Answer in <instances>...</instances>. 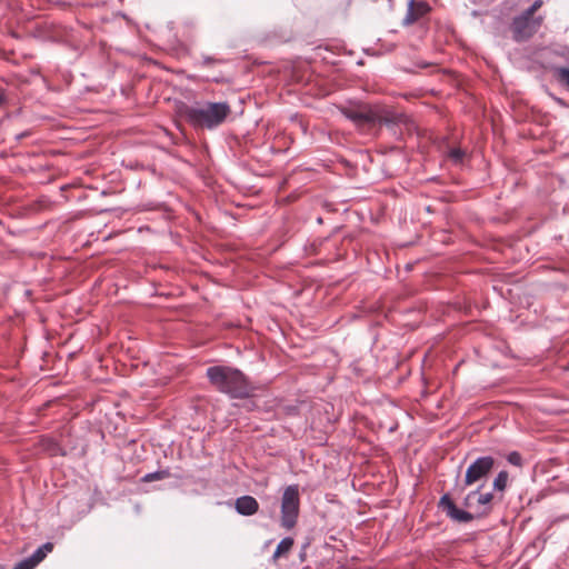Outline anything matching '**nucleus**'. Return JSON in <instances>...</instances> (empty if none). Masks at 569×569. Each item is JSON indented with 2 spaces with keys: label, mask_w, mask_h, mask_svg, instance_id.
Masks as SVG:
<instances>
[{
  "label": "nucleus",
  "mask_w": 569,
  "mask_h": 569,
  "mask_svg": "<svg viewBox=\"0 0 569 569\" xmlns=\"http://www.w3.org/2000/svg\"><path fill=\"white\" fill-rule=\"evenodd\" d=\"M206 376L214 389L231 399H244L253 392V387L249 379L237 368L212 366L207 369Z\"/></svg>",
  "instance_id": "nucleus-1"
},
{
  "label": "nucleus",
  "mask_w": 569,
  "mask_h": 569,
  "mask_svg": "<svg viewBox=\"0 0 569 569\" xmlns=\"http://www.w3.org/2000/svg\"><path fill=\"white\" fill-rule=\"evenodd\" d=\"M231 113L228 102H199L183 106L182 117L196 129L213 130L221 126Z\"/></svg>",
  "instance_id": "nucleus-2"
},
{
  "label": "nucleus",
  "mask_w": 569,
  "mask_h": 569,
  "mask_svg": "<svg viewBox=\"0 0 569 569\" xmlns=\"http://www.w3.org/2000/svg\"><path fill=\"white\" fill-rule=\"evenodd\" d=\"M342 114L351 120L356 126L386 124L391 126L400 121L401 116L379 106L360 103L357 106L345 107Z\"/></svg>",
  "instance_id": "nucleus-3"
},
{
  "label": "nucleus",
  "mask_w": 569,
  "mask_h": 569,
  "mask_svg": "<svg viewBox=\"0 0 569 569\" xmlns=\"http://www.w3.org/2000/svg\"><path fill=\"white\" fill-rule=\"evenodd\" d=\"M280 525L286 530L292 529L298 521L300 512V490L298 485L284 488L281 498Z\"/></svg>",
  "instance_id": "nucleus-4"
},
{
  "label": "nucleus",
  "mask_w": 569,
  "mask_h": 569,
  "mask_svg": "<svg viewBox=\"0 0 569 569\" xmlns=\"http://www.w3.org/2000/svg\"><path fill=\"white\" fill-rule=\"evenodd\" d=\"M483 485L471 490L463 498L462 505L469 510L476 512V517L487 516L491 512L495 496L492 492H482Z\"/></svg>",
  "instance_id": "nucleus-5"
},
{
  "label": "nucleus",
  "mask_w": 569,
  "mask_h": 569,
  "mask_svg": "<svg viewBox=\"0 0 569 569\" xmlns=\"http://www.w3.org/2000/svg\"><path fill=\"white\" fill-rule=\"evenodd\" d=\"M495 466V459L491 456L477 458L468 468L465 476V487L471 486L487 478Z\"/></svg>",
  "instance_id": "nucleus-6"
},
{
  "label": "nucleus",
  "mask_w": 569,
  "mask_h": 569,
  "mask_svg": "<svg viewBox=\"0 0 569 569\" xmlns=\"http://www.w3.org/2000/svg\"><path fill=\"white\" fill-rule=\"evenodd\" d=\"M542 23V18H528L523 14L513 18L511 29L516 41H523L532 37Z\"/></svg>",
  "instance_id": "nucleus-7"
},
{
  "label": "nucleus",
  "mask_w": 569,
  "mask_h": 569,
  "mask_svg": "<svg viewBox=\"0 0 569 569\" xmlns=\"http://www.w3.org/2000/svg\"><path fill=\"white\" fill-rule=\"evenodd\" d=\"M439 507L446 512V515L458 523L471 522L476 516L467 510L459 509L451 500L448 493H445L439 500Z\"/></svg>",
  "instance_id": "nucleus-8"
},
{
  "label": "nucleus",
  "mask_w": 569,
  "mask_h": 569,
  "mask_svg": "<svg viewBox=\"0 0 569 569\" xmlns=\"http://www.w3.org/2000/svg\"><path fill=\"white\" fill-rule=\"evenodd\" d=\"M234 509L241 516H253L259 510V503L254 497L244 495L236 499Z\"/></svg>",
  "instance_id": "nucleus-9"
},
{
  "label": "nucleus",
  "mask_w": 569,
  "mask_h": 569,
  "mask_svg": "<svg viewBox=\"0 0 569 569\" xmlns=\"http://www.w3.org/2000/svg\"><path fill=\"white\" fill-rule=\"evenodd\" d=\"M426 4L423 2H418L416 4L415 0H410L408 3V10L405 17L403 22L406 24H411L416 22L419 17L423 13Z\"/></svg>",
  "instance_id": "nucleus-10"
},
{
  "label": "nucleus",
  "mask_w": 569,
  "mask_h": 569,
  "mask_svg": "<svg viewBox=\"0 0 569 569\" xmlns=\"http://www.w3.org/2000/svg\"><path fill=\"white\" fill-rule=\"evenodd\" d=\"M293 543H295V541L291 537H284L278 543L272 557L274 559H277V558H280L281 556L288 553L291 550Z\"/></svg>",
  "instance_id": "nucleus-11"
},
{
  "label": "nucleus",
  "mask_w": 569,
  "mask_h": 569,
  "mask_svg": "<svg viewBox=\"0 0 569 569\" xmlns=\"http://www.w3.org/2000/svg\"><path fill=\"white\" fill-rule=\"evenodd\" d=\"M52 549L53 543L46 542L33 551L31 558L36 561L37 565H39L47 557V555L52 551Z\"/></svg>",
  "instance_id": "nucleus-12"
},
{
  "label": "nucleus",
  "mask_w": 569,
  "mask_h": 569,
  "mask_svg": "<svg viewBox=\"0 0 569 569\" xmlns=\"http://www.w3.org/2000/svg\"><path fill=\"white\" fill-rule=\"evenodd\" d=\"M170 476H171V473H170L169 469H161V470H157L154 472L146 473L141 478V481L142 482H152V481H158V480L167 479Z\"/></svg>",
  "instance_id": "nucleus-13"
},
{
  "label": "nucleus",
  "mask_w": 569,
  "mask_h": 569,
  "mask_svg": "<svg viewBox=\"0 0 569 569\" xmlns=\"http://www.w3.org/2000/svg\"><path fill=\"white\" fill-rule=\"evenodd\" d=\"M508 483V472L506 470H501L492 482L493 490L502 492L507 488Z\"/></svg>",
  "instance_id": "nucleus-14"
},
{
  "label": "nucleus",
  "mask_w": 569,
  "mask_h": 569,
  "mask_svg": "<svg viewBox=\"0 0 569 569\" xmlns=\"http://www.w3.org/2000/svg\"><path fill=\"white\" fill-rule=\"evenodd\" d=\"M465 156L466 152L461 148H451L448 151V158L456 166L462 164Z\"/></svg>",
  "instance_id": "nucleus-15"
},
{
  "label": "nucleus",
  "mask_w": 569,
  "mask_h": 569,
  "mask_svg": "<svg viewBox=\"0 0 569 569\" xmlns=\"http://www.w3.org/2000/svg\"><path fill=\"white\" fill-rule=\"evenodd\" d=\"M37 566L36 561L30 557L22 559L19 561L13 569H34Z\"/></svg>",
  "instance_id": "nucleus-16"
},
{
  "label": "nucleus",
  "mask_w": 569,
  "mask_h": 569,
  "mask_svg": "<svg viewBox=\"0 0 569 569\" xmlns=\"http://www.w3.org/2000/svg\"><path fill=\"white\" fill-rule=\"evenodd\" d=\"M507 460L512 466H516V467L522 466V457L518 451H511L510 453H508Z\"/></svg>",
  "instance_id": "nucleus-17"
},
{
  "label": "nucleus",
  "mask_w": 569,
  "mask_h": 569,
  "mask_svg": "<svg viewBox=\"0 0 569 569\" xmlns=\"http://www.w3.org/2000/svg\"><path fill=\"white\" fill-rule=\"evenodd\" d=\"M542 6V0H536L528 9H526L521 14L533 18L535 12Z\"/></svg>",
  "instance_id": "nucleus-18"
},
{
  "label": "nucleus",
  "mask_w": 569,
  "mask_h": 569,
  "mask_svg": "<svg viewBox=\"0 0 569 569\" xmlns=\"http://www.w3.org/2000/svg\"><path fill=\"white\" fill-rule=\"evenodd\" d=\"M557 74L559 80L569 88V68H559Z\"/></svg>",
  "instance_id": "nucleus-19"
},
{
  "label": "nucleus",
  "mask_w": 569,
  "mask_h": 569,
  "mask_svg": "<svg viewBox=\"0 0 569 569\" xmlns=\"http://www.w3.org/2000/svg\"><path fill=\"white\" fill-rule=\"evenodd\" d=\"M218 60H216L214 58H211V57H203L202 58V66H211L212 63H216Z\"/></svg>",
  "instance_id": "nucleus-20"
},
{
  "label": "nucleus",
  "mask_w": 569,
  "mask_h": 569,
  "mask_svg": "<svg viewBox=\"0 0 569 569\" xmlns=\"http://www.w3.org/2000/svg\"><path fill=\"white\" fill-rule=\"evenodd\" d=\"M6 101V96L3 92H0V107Z\"/></svg>",
  "instance_id": "nucleus-21"
}]
</instances>
